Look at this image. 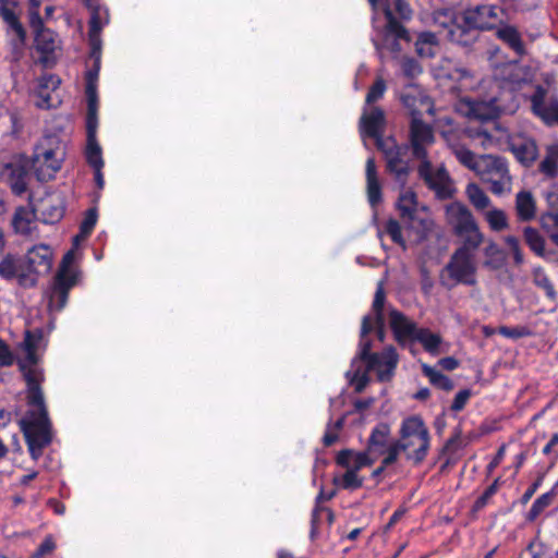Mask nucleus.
<instances>
[{
    "instance_id": "603ef678",
    "label": "nucleus",
    "mask_w": 558,
    "mask_h": 558,
    "mask_svg": "<svg viewBox=\"0 0 558 558\" xmlns=\"http://www.w3.org/2000/svg\"><path fill=\"white\" fill-rule=\"evenodd\" d=\"M387 89L386 82L383 77H377L373 85L369 87L365 98L366 105H373L384 97Z\"/></svg>"
},
{
    "instance_id": "09e8293b",
    "label": "nucleus",
    "mask_w": 558,
    "mask_h": 558,
    "mask_svg": "<svg viewBox=\"0 0 558 558\" xmlns=\"http://www.w3.org/2000/svg\"><path fill=\"white\" fill-rule=\"evenodd\" d=\"M453 154L460 163H462L470 170L477 172L480 157H476V155L473 151H471L464 146H457L453 148Z\"/></svg>"
},
{
    "instance_id": "338daca9",
    "label": "nucleus",
    "mask_w": 558,
    "mask_h": 558,
    "mask_svg": "<svg viewBox=\"0 0 558 558\" xmlns=\"http://www.w3.org/2000/svg\"><path fill=\"white\" fill-rule=\"evenodd\" d=\"M462 446V440H461V430L458 429L454 435L452 437H450L442 450H441V454H449V453H453L456 452L459 448H461Z\"/></svg>"
},
{
    "instance_id": "e2e57ef3",
    "label": "nucleus",
    "mask_w": 558,
    "mask_h": 558,
    "mask_svg": "<svg viewBox=\"0 0 558 558\" xmlns=\"http://www.w3.org/2000/svg\"><path fill=\"white\" fill-rule=\"evenodd\" d=\"M507 245L509 246L510 251L512 252L514 263L517 265H521L524 260L522 251L520 248V242L519 239L513 235H508L505 239Z\"/></svg>"
},
{
    "instance_id": "f257e3e1",
    "label": "nucleus",
    "mask_w": 558,
    "mask_h": 558,
    "mask_svg": "<svg viewBox=\"0 0 558 558\" xmlns=\"http://www.w3.org/2000/svg\"><path fill=\"white\" fill-rule=\"evenodd\" d=\"M41 340L43 331L40 329L26 330L21 343L25 357L19 361L20 371L26 383V404L28 408L20 420V427L34 460H38L43 450L52 441V424L41 389L44 374L37 366L38 356L36 351Z\"/></svg>"
},
{
    "instance_id": "5fc2aeb1",
    "label": "nucleus",
    "mask_w": 558,
    "mask_h": 558,
    "mask_svg": "<svg viewBox=\"0 0 558 558\" xmlns=\"http://www.w3.org/2000/svg\"><path fill=\"white\" fill-rule=\"evenodd\" d=\"M498 332L510 339H520L524 337L532 336V330L526 326H515V327H508V326H501L498 329Z\"/></svg>"
},
{
    "instance_id": "864d4df0",
    "label": "nucleus",
    "mask_w": 558,
    "mask_h": 558,
    "mask_svg": "<svg viewBox=\"0 0 558 558\" xmlns=\"http://www.w3.org/2000/svg\"><path fill=\"white\" fill-rule=\"evenodd\" d=\"M385 231L390 236L393 243L405 248V241L402 236V228L398 220L389 219L385 225Z\"/></svg>"
},
{
    "instance_id": "ea45409f",
    "label": "nucleus",
    "mask_w": 558,
    "mask_h": 558,
    "mask_svg": "<svg viewBox=\"0 0 558 558\" xmlns=\"http://www.w3.org/2000/svg\"><path fill=\"white\" fill-rule=\"evenodd\" d=\"M422 371L423 374L426 377H428L430 384L434 385L435 387L445 391H450L453 389V381L448 376L444 375L441 372L426 364L422 366Z\"/></svg>"
},
{
    "instance_id": "4d7b16f0",
    "label": "nucleus",
    "mask_w": 558,
    "mask_h": 558,
    "mask_svg": "<svg viewBox=\"0 0 558 558\" xmlns=\"http://www.w3.org/2000/svg\"><path fill=\"white\" fill-rule=\"evenodd\" d=\"M385 300H386L385 291H384L383 284L379 283L378 288L375 292L374 301L372 304V311L374 313L373 318H375V320H380V317H385L384 316Z\"/></svg>"
},
{
    "instance_id": "aec40b11",
    "label": "nucleus",
    "mask_w": 558,
    "mask_h": 558,
    "mask_svg": "<svg viewBox=\"0 0 558 558\" xmlns=\"http://www.w3.org/2000/svg\"><path fill=\"white\" fill-rule=\"evenodd\" d=\"M389 325L393 332L395 340L401 347H405L408 342L414 341L420 330L414 322L397 310L389 312Z\"/></svg>"
},
{
    "instance_id": "7ed1b4c3",
    "label": "nucleus",
    "mask_w": 558,
    "mask_h": 558,
    "mask_svg": "<svg viewBox=\"0 0 558 558\" xmlns=\"http://www.w3.org/2000/svg\"><path fill=\"white\" fill-rule=\"evenodd\" d=\"M478 247L462 244L450 256L440 275L442 286L451 289L457 284H476V260L475 251Z\"/></svg>"
},
{
    "instance_id": "b1692460",
    "label": "nucleus",
    "mask_w": 558,
    "mask_h": 558,
    "mask_svg": "<svg viewBox=\"0 0 558 558\" xmlns=\"http://www.w3.org/2000/svg\"><path fill=\"white\" fill-rule=\"evenodd\" d=\"M27 275L23 257L17 254L8 253L0 260V277L5 281L15 280L16 283L24 288L22 276Z\"/></svg>"
},
{
    "instance_id": "a211bd4d",
    "label": "nucleus",
    "mask_w": 558,
    "mask_h": 558,
    "mask_svg": "<svg viewBox=\"0 0 558 558\" xmlns=\"http://www.w3.org/2000/svg\"><path fill=\"white\" fill-rule=\"evenodd\" d=\"M465 116L478 121H492L499 117L500 108L497 98L489 99H466L462 102L461 109Z\"/></svg>"
},
{
    "instance_id": "f8f14e48",
    "label": "nucleus",
    "mask_w": 558,
    "mask_h": 558,
    "mask_svg": "<svg viewBox=\"0 0 558 558\" xmlns=\"http://www.w3.org/2000/svg\"><path fill=\"white\" fill-rule=\"evenodd\" d=\"M532 110L547 125H558V96L549 86L537 85L531 97Z\"/></svg>"
},
{
    "instance_id": "c9c22d12",
    "label": "nucleus",
    "mask_w": 558,
    "mask_h": 558,
    "mask_svg": "<svg viewBox=\"0 0 558 558\" xmlns=\"http://www.w3.org/2000/svg\"><path fill=\"white\" fill-rule=\"evenodd\" d=\"M106 20H89L88 41L89 58L94 61L101 60V38L100 32Z\"/></svg>"
},
{
    "instance_id": "7c9ffc66",
    "label": "nucleus",
    "mask_w": 558,
    "mask_h": 558,
    "mask_svg": "<svg viewBox=\"0 0 558 558\" xmlns=\"http://www.w3.org/2000/svg\"><path fill=\"white\" fill-rule=\"evenodd\" d=\"M373 329H374V326L372 323V316L365 315L362 319V325H361L360 344H359L360 351L352 362V367H354L359 361L365 363L366 361H368L372 357V355H374V353L372 352L373 342L368 338V335L373 331Z\"/></svg>"
},
{
    "instance_id": "37998d69",
    "label": "nucleus",
    "mask_w": 558,
    "mask_h": 558,
    "mask_svg": "<svg viewBox=\"0 0 558 558\" xmlns=\"http://www.w3.org/2000/svg\"><path fill=\"white\" fill-rule=\"evenodd\" d=\"M486 260L484 266L489 269L498 270L505 264V253L494 242H490L484 250Z\"/></svg>"
},
{
    "instance_id": "f704fd0d",
    "label": "nucleus",
    "mask_w": 558,
    "mask_h": 558,
    "mask_svg": "<svg viewBox=\"0 0 558 558\" xmlns=\"http://www.w3.org/2000/svg\"><path fill=\"white\" fill-rule=\"evenodd\" d=\"M60 84V80L54 75H48L40 80L39 89L37 92L36 106L40 109L51 108V94L49 88L54 89Z\"/></svg>"
},
{
    "instance_id": "473e14b6",
    "label": "nucleus",
    "mask_w": 558,
    "mask_h": 558,
    "mask_svg": "<svg viewBox=\"0 0 558 558\" xmlns=\"http://www.w3.org/2000/svg\"><path fill=\"white\" fill-rule=\"evenodd\" d=\"M501 25L496 32L497 37L507 44L518 56L524 54V44L518 29L505 23Z\"/></svg>"
},
{
    "instance_id": "1a4fd4ad",
    "label": "nucleus",
    "mask_w": 558,
    "mask_h": 558,
    "mask_svg": "<svg viewBox=\"0 0 558 558\" xmlns=\"http://www.w3.org/2000/svg\"><path fill=\"white\" fill-rule=\"evenodd\" d=\"M399 216L408 229L423 235L430 228L432 221L426 217V208L420 206L415 192L402 189L396 203Z\"/></svg>"
},
{
    "instance_id": "c756f323",
    "label": "nucleus",
    "mask_w": 558,
    "mask_h": 558,
    "mask_svg": "<svg viewBox=\"0 0 558 558\" xmlns=\"http://www.w3.org/2000/svg\"><path fill=\"white\" fill-rule=\"evenodd\" d=\"M549 209L541 216V226L558 245V191L549 195Z\"/></svg>"
},
{
    "instance_id": "49530a36",
    "label": "nucleus",
    "mask_w": 558,
    "mask_h": 558,
    "mask_svg": "<svg viewBox=\"0 0 558 558\" xmlns=\"http://www.w3.org/2000/svg\"><path fill=\"white\" fill-rule=\"evenodd\" d=\"M504 9H506V13H508L509 19L511 17V13L515 12H527L531 11L538 5L539 0H498Z\"/></svg>"
},
{
    "instance_id": "774afa93",
    "label": "nucleus",
    "mask_w": 558,
    "mask_h": 558,
    "mask_svg": "<svg viewBox=\"0 0 558 558\" xmlns=\"http://www.w3.org/2000/svg\"><path fill=\"white\" fill-rule=\"evenodd\" d=\"M56 547L53 539L48 536L43 543L37 547L35 553L32 555L33 558H44L45 556L51 554Z\"/></svg>"
},
{
    "instance_id": "680f3d73",
    "label": "nucleus",
    "mask_w": 558,
    "mask_h": 558,
    "mask_svg": "<svg viewBox=\"0 0 558 558\" xmlns=\"http://www.w3.org/2000/svg\"><path fill=\"white\" fill-rule=\"evenodd\" d=\"M401 69L407 77L413 78L422 72L418 62L413 58H403L401 61Z\"/></svg>"
},
{
    "instance_id": "052dcab7",
    "label": "nucleus",
    "mask_w": 558,
    "mask_h": 558,
    "mask_svg": "<svg viewBox=\"0 0 558 558\" xmlns=\"http://www.w3.org/2000/svg\"><path fill=\"white\" fill-rule=\"evenodd\" d=\"M352 373L353 376L351 380L355 384V391L360 393L369 383L368 371L366 368L365 371H361V367L357 366L354 371H352Z\"/></svg>"
},
{
    "instance_id": "f03ea898",
    "label": "nucleus",
    "mask_w": 558,
    "mask_h": 558,
    "mask_svg": "<svg viewBox=\"0 0 558 558\" xmlns=\"http://www.w3.org/2000/svg\"><path fill=\"white\" fill-rule=\"evenodd\" d=\"M384 15L386 24L379 33L380 38L373 39L380 57L383 50L399 53L403 49L402 43L409 44L411 41V36L402 24V21H409L412 17V9L405 0H396L393 11L388 4H385Z\"/></svg>"
},
{
    "instance_id": "9b49d317",
    "label": "nucleus",
    "mask_w": 558,
    "mask_h": 558,
    "mask_svg": "<svg viewBox=\"0 0 558 558\" xmlns=\"http://www.w3.org/2000/svg\"><path fill=\"white\" fill-rule=\"evenodd\" d=\"M462 20L465 24L484 31L493 29L510 19L501 4H480L466 9L462 14Z\"/></svg>"
},
{
    "instance_id": "3c124183",
    "label": "nucleus",
    "mask_w": 558,
    "mask_h": 558,
    "mask_svg": "<svg viewBox=\"0 0 558 558\" xmlns=\"http://www.w3.org/2000/svg\"><path fill=\"white\" fill-rule=\"evenodd\" d=\"M486 220L494 231H501L508 227L507 216L501 209H492L486 213Z\"/></svg>"
},
{
    "instance_id": "412c9836",
    "label": "nucleus",
    "mask_w": 558,
    "mask_h": 558,
    "mask_svg": "<svg viewBox=\"0 0 558 558\" xmlns=\"http://www.w3.org/2000/svg\"><path fill=\"white\" fill-rule=\"evenodd\" d=\"M98 116L86 114V150L87 163L93 168H102L104 159L101 147L97 141Z\"/></svg>"
},
{
    "instance_id": "39448f33",
    "label": "nucleus",
    "mask_w": 558,
    "mask_h": 558,
    "mask_svg": "<svg viewBox=\"0 0 558 558\" xmlns=\"http://www.w3.org/2000/svg\"><path fill=\"white\" fill-rule=\"evenodd\" d=\"M400 448H403L405 458L414 465L421 464L429 450L430 436L424 421L412 415L404 418L400 427V438L398 439Z\"/></svg>"
},
{
    "instance_id": "0e129e2a",
    "label": "nucleus",
    "mask_w": 558,
    "mask_h": 558,
    "mask_svg": "<svg viewBox=\"0 0 558 558\" xmlns=\"http://www.w3.org/2000/svg\"><path fill=\"white\" fill-rule=\"evenodd\" d=\"M399 446L400 444L398 442V440L387 446V456L381 461L384 466H388L395 463L400 452H403V448H400Z\"/></svg>"
},
{
    "instance_id": "4be33fe9",
    "label": "nucleus",
    "mask_w": 558,
    "mask_h": 558,
    "mask_svg": "<svg viewBox=\"0 0 558 558\" xmlns=\"http://www.w3.org/2000/svg\"><path fill=\"white\" fill-rule=\"evenodd\" d=\"M385 112L379 107L364 109L360 119V130L363 136L374 138L378 147V140H385L381 134L385 130Z\"/></svg>"
},
{
    "instance_id": "69168bd1",
    "label": "nucleus",
    "mask_w": 558,
    "mask_h": 558,
    "mask_svg": "<svg viewBox=\"0 0 558 558\" xmlns=\"http://www.w3.org/2000/svg\"><path fill=\"white\" fill-rule=\"evenodd\" d=\"M543 453L550 457V466L556 463L558 459V433L551 436L549 441L543 448Z\"/></svg>"
},
{
    "instance_id": "dca6fc26",
    "label": "nucleus",
    "mask_w": 558,
    "mask_h": 558,
    "mask_svg": "<svg viewBox=\"0 0 558 558\" xmlns=\"http://www.w3.org/2000/svg\"><path fill=\"white\" fill-rule=\"evenodd\" d=\"M366 369L376 373L380 383L390 381L399 363V355L392 345L386 347L381 352H375L372 357L365 362Z\"/></svg>"
},
{
    "instance_id": "a878e982",
    "label": "nucleus",
    "mask_w": 558,
    "mask_h": 558,
    "mask_svg": "<svg viewBox=\"0 0 558 558\" xmlns=\"http://www.w3.org/2000/svg\"><path fill=\"white\" fill-rule=\"evenodd\" d=\"M510 149L517 160L525 167H530L538 156L537 145L532 138H515L510 144Z\"/></svg>"
},
{
    "instance_id": "e433bc0d",
    "label": "nucleus",
    "mask_w": 558,
    "mask_h": 558,
    "mask_svg": "<svg viewBox=\"0 0 558 558\" xmlns=\"http://www.w3.org/2000/svg\"><path fill=\"white\" fill-rule=\"evenodd\" d=\"M35 213L25 208L19 207L12 218V227L16 233L31 234L32 226L34 223Z\"/></svg>"
},
{
    "instance_id": "c03bdc74",
    "label": "nucleus",
    "mask_w": 558,
    "mask_h": 558,
    "mask_svg": "<svg viewBox=\"0 0 558 558\" xmlns=\"http://www.w3.org/2000/svg\"><path fill=\"white\" fill-rule=\"evenodd\" d=\"M333 484L347 490H355L361 488L364 478L353 471L347 470L342 476H335Z\"/></svg>"
},
{
    "instance_id": "bb28decb",
    "label": "nucleus",
    "mask_w": 558,
    "mask_h": 558,
    "mask_svg": "<svg viewBox=\"0 0 558 558\" xmlns=\"http://www.w3.org/2000/svg\"><path fill=\"white\" fill-rule=\"evenodd\" d=\"M401 101L403 106L409 109L411 118L422 116L421 108H426V111L429 113L433 112V107L428 98L414 86H410L407 90L402 92Z\"/></svg>"
},
{
    "instance_id": "6e6d98bb",
    "label": "nucleus",
    "mask_w": 558,
    "mask_h": 558,
    "mask_svg": "<svg viewBox=\"0 0 558 558\" xmlns=\"http://www.w3.org/2000/svg\"><path fill=\"white\" fill-rule=\"evenodd\" d=\"M96 222L97 210L96 208H90L86 211L85 217L80 226L81 235L83 240H86L90 235Z\"/></svg>"
},
{
    "instance_id": "f3484780",
    "label": "nucleus",
    "mask_w": 558,
    "mask_h": 558,
    "mask_svg": "<svg viewBox=\"0 0 558 558\" xmlns=\"http://www.w3.org/2000/svg\"><path fill=\"white\" fill-rule=\"evenodd\" d=\"M31 162L25 157H19L5 165L3 174L12 193L21 196L27 191Z\"/></svg>"
},
{
    "instance_id": "a19ab883",
    "label": "nucleus",
    "mask_w": 558,
    "mask_h": 558,
    "mask_svg": "<svg viewBox=\"0 0 558 558\" xmlns=\"http://www.w3.org/2000/svg\"><path fill=\"white\" fill-rule=\"evenodd\" d=\"M523 238L532 252L537 256L545 257V239L541 235L538 230L532 227H525Z\"/></svg>"
},
{
    "instance_id": "ddd939ff",
    "label": "nucleus",
    "mask_w": 558,
    "mask_h": 558,
    "mask_svg": "<svg viewBox=\"0 0 558 558\" xmlns=\"http://www.w3.org/2000/svg\"><path fill=\"white\" fill-rule=\"evenodd\" d=\"M418 177L425 182L439 199H449L454 194L452 181L445 168L434 171L429 160L421 161L417 168Z\"/></svg>"
},
{
    "instance_id": "2eb2a0df",
    "label": "nucleus",
    "mask_w": 558,
    "mask_h": 558,
    "mask_svg": "<svg viewBox=\"0 0 558 558\" xmlns=\"http://www.w3.org/2000/svg\"><path fill=\"white\" fill-rule=\"evenodd\" d=\"M435 141L433 128L422 120V116H414L410 122V147L413 156L423 161L427 159L426 147Z\"/></svg>"
},
{
    "instance_id": "423d86ee",
    "label": "nucleus",
    "mask_w": 558,
    "mask_h": 558,
    "mask_svg": "<svg viewBox=\"0 0 558 558\" xmlns=\"http://www.w3.org/2000/svg\"><path fill=\"white\" fill-rule=\"evenodd\" d=\"M445 213L448 226L462 239V244L480 247L484 236L471 210L464 204L453 202L446 206Z\"/></svg>"
},
{
    "instance_id": "5701e85b",
    "label": "nucleus",
    "mask_w": 558,
    "mask_h": 558,
    "mask_svg": "<svg viewBox=\"0 0 558 558\" xmlns=\"http://www.w3.org/2000/svg\"><path fill=\"white\" fill-rule=\"evenodd\" d=\"M478 29L463 22L462 16L456 20L448 29L447 37L465 49H470L478 39Z\"/></svg>"
},
{
    "instance_id": "393cba45",
    "label": "nucleus",
    "mask_w": 558,
    "mask_h": 558,
    "mask_svg": "<svg viewBox=\"0 0 558 558\" xmlns=\"http://www.w3.org/2000/svg\"><path fill=\"white\" fill-rule=\"evenodd\" d=\"M336 463L345 470L359 473L365 466L373 464V460L368 456V451L356 452L352 449L340 450L336 457Z\"/></svg>"
},
{
    "instance_id": "20e7f679",
    "label": "nucleus",
    "mask_w": 558,
    "mask_h": 558,
    "mask_svg": "<svg viewBox=\"0 0 558 558\" xmlns=\"http://www.w3.org/2000/svg\"><path fill=\"white\" fill-rule=\"evenodd\" d=\"M74 248L68 251L53 276L48 290V308L50 312H61L68 304L70 291L78 283L80 271L74 266Z\"/></svg>"
},
{
    "instance_id": "a18cd8bd",
    "label": "nucleus",
    "mask_w": 558,
    "mask_h": 558,
    "mask_svg": "<svg viewBox=\"0 0 558 558\" xmlns=\"http://www.w3.org/2000/svg\"><path fill=\"white\" fill-rule=\"evenodd\" d=\"M466 195L471 204L476 209H485L489 206L490 199L485 194V192L475 183H470L466 186Z\"/></svg>"
},
{
    "instance_id": "6ab92c4d",
    "label": "nucleus",
    "mask_w": 558,
    "mask_h": 558,
    "mask_svg": "<svg viewBox=\"0 0 558 558\" xmlns=\"http://www.w3.org/2000/svg\"><path fill=\"white\" fill-rule=\"evenodd\" d=\"M31 27L35 32V47L40 52V62L45 65H49L53 62V53L58 48L57 35L44 27L43 19L39 15V25L35 26L29 22Z\"/></svg>"
},
{
    "instance_id": "2f4dec72",
    "label": "nucleus",
    "mask_w": 558,
    "mask_h": 558,
    "mask_svg": "<svg viewBox=\"0 0 558 558\" xmlns=\"http://www.w3.org/2000/svg\"><path fill=\"white\" fill-rule=\"evenodd\" d=\"M366 183L368 202L372 207H376L381 202V187L374 158L366 160Z\"/></svg>"
},
{
    "instance_id": "4c0bfd02",
    "label": "nucleus",
    "mask_w": 558,
    "mask_h": 558,
    "mask_svg": "<svg viewBox=\"0 0 558 558\" xmlns=\"http://www.w3.org/2000/svg\"><path fill=\"white\" fill-rule=\"evenodd\" d=\"M390 428L387 424H379L373 430L368 439L367 451L383 453L388 446Z\"/></svg>"
},
{
    "instance_id": "4468645a",
    "label": "nucleus",
    "mask_w": 558,
    "mask_h": 558,
    "mask_svg": "<svg viewBox=\"0 0 558 558\" xmlns=\"http://www.w3.org/2000/svg\"><path fill=\"white\" fill-rule=\"evenodd\" d=\"M45 140L39 143L31 159V167L38 181L47 182L54 178V174L61 168V160L57 157V151L52 147H47Z\"/></svg>"
},
{
    "instance_id": "13d9d810",
    "label": "nucleus",
    "mask_w": 558,
    "mask_h": 558,
    "mask_svg": "<svg viewBox=\"0 0 558 558\" xmlns=\"http://www.w3.org/2000/svg\"><path fill=\"white\" fill-rule=\"evenodd\" d=\"M84 4L90 11V20H106L108 11L100 4V0H83Z\"/></svg>"
},
{
    "instance_id": "8fccbe9b",
    "label": "nucleus",
    "mask_w": 558,
    "mask_h": 558,
    "mask_svg": "<svg viewBox=\"0 0 558 558\" xmlns=\"http://www.w3.org/2000/svg\"><path fill=\"white\" fill-rule=\"evenodd\" d=\"M533 282L543 289L549 299L554 300L556 298L554 286L543 268L538 267L533 270Z\"/></svg>"
},
{
    "instance_id": "bf43d9fd",
    "label": "nucleus",
    "mask_w": 558,
    "mask_h": 558,
    "mask_svg": "<svg viewBox=\"0 0 558 558\" xmlns=\"http://www.w3.org/2000/svg\"><path fill=\"white\" fill-rule=\"evenodd\" d=\"M498 489V480H495L493 484H490L485 492L476 499L473 505V511L482 510L489 501V499L497 493Z\"/></svg>"
},
{
    "instance_id": "72a5a7b5",
    "label": "nucleus",
    "mask_w": 558,
    "mask_h": 558,
    "mask_svg": "<svg viewBox=\"0 0 558 558\" xmlns=\"http://www.w3.org/2000/svg\"><path fill=\"white\" fill-rule=\"evenodd\" d=\"M515 211L521 221H530L534 218L536 206L531 192L521 191L515 196Z\"/></svg>"
},
{
    "instance_id": "cd10ccee",
    "label": "nucleus",
    "mask_w": 558,
    "mask_h": 558,
    "mask_svg": "<svg viewBox=\"0 0 558 558\" xmlns=\"http://www.w3.org/2000/svg\"><path fill=\"white\" fill-rule=\"evenodd\" d=\"M17 5V0H0V15L8 24L9 28L14 32L21 44L26 39V31L21 24L19 16L15 14L14 9Z\"/></svg>"
},
{
    "instance_id": "c85d7f7f",
    "label": "nucleus",
    "mask_w": 558,
    "mask_h": 558,
    "mask_svg": "<svg viewBox=\"0 0 558 558\" xmlns=\"http://www.w3.org/2000/svg\"><path fill=\"white\" fill-rule=\"evenodd\" d=\"M101 60L94 61V65L86 72V98H87V113L98 114V97H97V80L100 71Z\"/></svg>"
},
{
    "instance_id": "0eeeda50",
    "label": "nucleus",
    "mask_w": 558,
    "mask_h": 558,
    "mask_svg": "<svg viewBox=\"0 0 558 558\" xmlns=\"http://www.w3.org/2000/svg\"><path fill=\"white\" fill-rule=\"evenodd\" d=\"M476 174L483 183L489 185L495 195H501L511 191L512 178L509 166L504 157L495 155H483L480 157Z\"/></svg>"
},
{
    "instance_id": "79ce46f5",
    "label": "nucleus",
    "mask_w": 558,
    "mask_h": 558,
    "mask_svg": "<svg viewBox=\"0 0 558 558\" xmlns=\"http://www.w3.org/2000/svg\"><path fill=\"white\" fill-rule=\"evenodd\" d=\"M558 163V145H549L546 148V155L539 163V171L548 177H555Z\"/></svg>"
},
{
    "instance_id": "de8ad7c7",
    "label": "nucleus",
    "mask_w": 558,
    "mask_h": 558,
    "mask_svg": "<svg viewBox=\"0 0 558 558\" xmlns=\"http://www.w3.org/2000/svg\"><path fill=\"white\" fill-rule=\"evenodd\" d=\"M555 495V490L551 489L537 497L527 513V520L534 521L547 507L551 505Z\"/></svg>"
},
{
    "instance_id": "58836bf2",
    "label": "nucleus",
    "mask_w": 558,
    "mask_h": 558,
    "mask_svg": "<svg viewBox=\"0 0 558 558\" xmlns=\"http://www.w3.org/2000/svg\"><path fill=\"white\" fill-rule=\"evenodd\" d=\"M414 340L418 341L426 352L433 355L440 353L439 347L442 342L441 337L432 332L429 329L420 328Z\"/></svg>"
},
{
    "instance_id": "6e6552de",
    "label": "nucleus",
    "mask_w": 558,
    "mask_h": 558,
    "mask_svg": "<svg viewBox=\"0 0 558 558\" xmlns=\"http://www.w3.org/2000/svg\"><path fill=\"white\" fill-rule=\"evenodd\" d=\"M377 148L384 155L386 172L400 189H404L411 173V167L407 159L409 146L399 145L392 137H386V140H378Z\"/></svg>"
},
{
    "instance_id": "9d476101",
    "label": "nucleus",
    "mask_w": 558,
    "mask_h": 558,
    "mask_svg": "<svg viewBox=\"0 0 558 558\" xmlns=\"http://www.w3.org/2000/svg\"><path fill=\"white\" fill-rule=\"evenodd\" d=\"M27 275L22 276L24 289L35 288L39 278L49 274L52 267V251L48 245H35L22 256Z\"/></svg>"
}]
</instances>
